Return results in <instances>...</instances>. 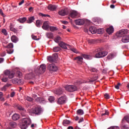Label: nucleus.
Masks as SVG:
<instances>
[{"instance_id":"1","label":"nucleus","mask_w":129,"mask_h":129,"mask_svg":"<svg viewBox=\"0 0 129 129\" xmlns=\"http://www.w3.org/2000/svg\"><path fill=\"white\" fill-rule=\"evenodd\" d=\"M32 123V121L30 118H25L22 121V124L20 125V127L22 129H26L28 125H30Z\"/></svg>"},{"instance_id":"2","label":"nucleus","mask_w":129,"mask_h":129,"mask_svg":"<svg viewBox=\"0 0 129 129\" xmlns=\"http://www.w3.org/2000/svg\"><path fill=\"white\" fill-rule=\"evenodd\" d=\"M34 71L36 75H39V74L44 73V72L46 71V65L45 64H41L40 67H38L37 69H35Z\"/></svg>"},{"instance_id":"3","label":"nucleus","mask_w":129,"mask_h":129,"mask_svg":"<svg viewBox=\"0 0 129 129\" xmlns=\"http://www.w3.org/2000/svg\"><path fill=\"white\" fill-rule=\"evenodd\" d=\"M47 68L49 71L56 72L58 70V68L53 63H47Z\"/></svg>"},{"instance_id":"4","label":"nucleus","mask_w":129,"mask_h":129,"mask_svg":"<svg viewBox=\"0 0 129 129\" xmlns=\"http://www.w3.org/2000/svg\"><path fill=\"white\" fill-rule=\"evenodd\" d=\"M66 90L70 92H74L77 90V87L75 85H68L66 86Z\"/></svg>"},{"instance_id":"5","label":"nucleus","mask_w":129,"mask_h":129,"mask_svg":"<svg viewBox=\"0 0 129 129\" xmlns=\"http://www.w3.org/2000/svg\"><path fill=\"white\" fill-rule=\"evenodd\" d=\"M42 111H43L42 108L39 106H37L36 108L32 109V113L37 114V115L41 114V113H42Z\"/></svg>"},{"instance_id":"6","label":"nucleus","mask_w":129,"mask_h":129,"mask_svg":"<svg viewBox=\"0 0 129 129\" xmlns=\"http://www.w3.org/2000/svg\"><path fill=\"white\" fill-rule=\"evenodd\" d=\"M5 48L10 49L6 50L8 54H13V53H14V49H13V48H14V44L13 43H10L8 45L5 46Z\"/></svg>"},{"instance_id":"7","label":"nucleus","mask_w":129,"mask_h":129,"mask_svg":"<svg viewBox=\"0 0 129 129\" xmlns=\"http://www.w3.org/2000/svg\"><path fill=\"white\" fill-rule=\"evenodd\" d=\"M108 54L107 51H99L95 54V58H103Z\"/></svg>"},{"instance_id":"8","label":"nucleus","mask_w":129,"mask_h":129,"mask_svg":"<svg viewBox=\"0 0 129 129\" xmlns=\"http://www.w3.org/2000/svg\"><path fill=\"white\" fill-rule=\"evenodd\" d=\"M4 74L5 75L9 76L10 79H12V78H14V77L15 73L14 71L10 72L9 70H6L4 72Z\"/></svg>"},{"instance_id":"9","label":"nucleus","mask_w":129,"mask_h":129,"mask_svg":"<svg viewBox=\"0 0 129 129\" xmlns=\"http://www.w3.org/2000/svg\"><path fill=\"white\" fill-rule=\"evenodd\" d=\"M67 99V98L66 97V96H61L58 99L57 103L58 104H64V103L66 102Z\"/></svg>"},{"instance_id":"10","label":"nucleus","mask_w":129,"mask_h":129,"mask_svg":"<svg viewBox=\"0 0 129 129\" xmlns=\"http://www.w3.org/2000/svg\"><path fill=\"white\" fill-rule=\"evenodd\" d=\"M127 29H122L116 33L117 37H122L123 35L127 33Z\"/></svg>"},{"instance_id":"11","label":"nucleus","mask_w":129,"mask_h":129,"mask_svg":"<svg viewBox=\"0 0 129 129\" xmlns=\"http://www.w3.org/2000/svg\"><path fill=\"white\" fill-rule=\"evenodd\" d=\"M68 9L67 8H65L64 9L60 10L58 11V14L59 16H67L68 15Z\"/></svg>"},{"instance_id":"12","label":"nucleus","mask_w":129,"mask_h":129,"mask_svg":"<svg viewBox=\"0 0 129 129\" xmlns=\"http://www.w3.org/2000/svg\"><path fill=\"white\" fill-rule=\"evenodd\" d=\"M12 82L14 84H18V85H23V84H24V80L14 79L12 80Z\"/></svg>"},{"instance_id":"13","label":"nucleus","mask_w":129,"mask_h":129,"mask_svg":"<svg viewBox=\"0 0 129 129\" xmlns=\"http://www.w3.org/2000/svg\"><path fill=\"white\" fill-rule=\"evenodd\" d=\"M49 21L44 22L43 26H42V29H43V30H45V31L49 30L50 28V25H49Z\"/></svg>"},{"instance_id":"14","label":"nucleus","mask_w":129,"mask_h":129,"mask_svg":"<svg viewBox=\"0 0 129 129\" xmlns=\"http://www.w3.org/2000/svg\"><path fill=\"white\" fill-rule=\"evenodd\" d=\"M70 16L73 19H75V18L79 16V13H78V12H77L76 11H72L71 12Z\"/></svg>"},{"instance_id":"15","label":"nucleus","mask_w":129,"mask_h":129,"mask_svg":"<svg viewBox=\"0 0 129 129\" xmlns=\"http://www.w3.org/2000/svg\"><path fill=\"white\" fill-rule=\"evenodd\" d=\"M17 108L19 110L22 111V113H21V115H22V116H25L26 115V111L24 107L22 106H18Z\"/></svg>"},{"instance_id":"16","label":"nucleus","mask_w":129,"mask_h":129,"mask_svg":"<svg viewBox=\"0 0 129 129\" xmlns=\"http://www.w3.org/2000/svg\"><path fill=\"white\" fill-rule=\"evenodd\" d=\"M75 24L78 25V26H82V25L84 24L85 21L83 19H78L75 20Z\"/></svg>"},{"instance_id":"17","label":"nucleus","mask_w":129,"mask_h":129,"mask_svg":"<svg viewBox=\"0 0 129 129\" xmlns=\"http://www.w3.org/2000/svg\"><path fill=\"white\" fill-rule=\"evenodd\" d=\"M47 8L48 10H49V11H56V9H57V6L50 4L47 7Z\"/></svg>"},{"instance_id":"18","label":"nucleus","mask_w":129,"mask_h":129,"mask_svg":"<svg viewBox=\"0 0 129 129\" xmlns=\"http://www.w3.org/2000/svg\"><path fill=\"white\" fill-rule=\"evenodd\" d=\"M122 43H128L129 42V35H125L122 38L121 40Z\"/></svg>"},{"instance_id":"19","label":"nucleus","mask_w":129,"mask_h":129,"mask_svg":"<svg viewBox=\"0 0 129 129\" xmlns=\"http://www.w3.org/2000/svg\"><path fill=\"white\" fill-rule=\"evenodd\" d=\"M11 41L13 43H17V42H19V38L16 36L15 35H13L11 38Z\"/></svg>"},{"instance_id":"20","label":"nucleus","mask_w":129,"mask_h":129,"mask_svg":"<svg viewBox=\"0 0 129 129\" xmlns=\"http://www.w3.org/2000/svg\"><path fill=\"white\" fill-rule=\"evenodd\" d=\"M68 45H69V44H66L63 42H60L59 43V46H60L61 48H62V49H67V47H68Z\"/></svg>"},{"instance_id":"21","label":"nucleus","mask_w":129,"mask_h":129,"mask_svg":"<svg viewBox=\"0 0 129 129\" xmlns=\"http://www.w3.org/2000/svg\"><path fill=\"white\" fill-rule=\"evenodd\" d=\"M113 27L112 26H110L106 29V32L109 34V35L112 34V33H113Z\"/></svg>"},{"instance_id":"22","label":"nucleus","mask_w":129,"mask_h":129,"mask_svg":"<svg viewBox=\"0 0 129 129\" xmlns=\"http://www.w3.org/2000/svg\"><path fill=\"white\" fill-rule=\"evenodd\" d=\"M20 118V115L17 113L14 114L12 116V119L13 120H18Z\"/></svg>"},{"instance_id":"23","label":"nucleus","mask_w":129,"mask_h":129,"mask_svg":"<svg viewBox=\"0 0 129 129\" xmlns=\"http://www.w3.org/2000/svg\"><path fill=\"white\" fill-rule=\"evenodd\" d=\"M116 56V54L115 53H112V54H109L107 56V59L106 60H110L111 59H113V58H114Z\"/></svg>"},{"instance_id":"24","label":"nucleus","mask_w":129,"mask_h":129,"mask_svg":"<svg viewBox=\"0 0 129 129\" xmlns=\"http://www.w3.org/2000/svg\"><path fill=\"white\" fill-rule=\"evenodd\" d=\"M62 93H63V91L62 90V88L56 89L55 91V94H56V95H61Z\"/></svg>"},{"instance_id":"25","label":"nucleus","mask_w":129,"mask_h":129,"mask_svg":"<svg viewBox=\"0 0 129 129\" xmlns=\"http://www.w3.org/2000/svg\"><path fill=\"white\" fill-rule=\"evenodd\" d=\"M89 31L92 34H95V33H96V31H95V28H94V27L92 26L90 27Z\"/></svg>"},{"instance_id":"26","label":"nucleus","mask_w":129,"mask_h":129,"mask_svg":"<svg viewBox=\"0 0 129 129\" xmlns=\"http://www.w3.org/2000/svg\"><path fill=\"white\" fill-rule=\"evenodd\" d=\"M47 60L50 62H56L55 59L53 58V56H47Z\"/></svg>"},{"instance_id":"27","label":"nucleus","mask_w":129,"mask_h":129,"mask_svg":"<svg viewBox=\"0 0 129 129\" xmlns=\"http://www.w3.org/2000/svg\"><path fill=\"white\" fill-rule=\"evenodd\" d=\"M9 124H10V126H11L12 127H17V126L18 125L17 124V123L16 122H14V121L10 122Z\"/></svg>"},{"instance_id":"28","label":"nucleus","mask_w":129,"mask_h":129,"mask_svg":"<svg viewBox=\"0 0 129 129\" xmlns=\"http://www.w3.org/2000/svg\"><path fill=\"white\" fill-rule=\"evenodd\" d=\"M84 113V112L83 111V110L81 109H79L77 111V114H78L79 115H82Z\"/></svg>"},{"instance_id":"29","label":"nucleus","mask_w":129,"mask_h":129,"mask_svg":"<svg viewBox=\"0 0 129 129\" xmlns=\"http://www.w3.org/2000/svg\"><path fill=\"white\" fill-rule=\"evenodd\" d=\"M82 56L83 58L87 59V60H90V59L92 58L91 56L87 54H83Z\"/></svg>"},{"instance_id":"30","label":"nucleus","mask_w":129,"mask_h":129,"mask_svg":"<svg viewBox=\"0 0 129 129\" xmlns=\"http://www.w3.org/2000/svg\"><path fill=\"white\" fill-rule=\"evenodd\" d=\"M33 21H35V18L32 16L31 17H29L28 18V20H27V22L29 23V24H31V23H32V22Z\"/></svg>"},{"instance_id":"31","label":"nucleus","mask_w":129,"mask_h":129,"mask_svg":"<svg viewBox=\"0 0 129 129\" xmlns=\"http://www.w3.org/2000/svg\"><path fill=\"white\" fill-rule=\"evenodd\" d=\"M76 61H79V62H82L83 61V57L81 56H79L75 58Z\"/></svg>"},{"instance_id":"32","label":"nucleus","mask_w":129,"mask_h":129,"mask_svg":"<svg viewBox=\"0 0 129 129\" xmlns=\"http://www.w3.org/2000/svg\"><path fill=\"white\" fill-rule=\"evenodd\" d=\"M68 47L69 48L70 50L74 52V53H78V51H77V49L75 48H71V46L70 45H68Z\"/></svg>"},{"instance_id":"33","label":"nucleus","mask_w":129,"mask_h":129,"mask_svg":"<svg viewBox=\"0 0 129 129\" xmlns=\"http://www.w3.org/2000/svg\"><path fill=\"white\" fill-rule=\"evenodd\" d=\"M71 122L70 120H64L62 122V124L63 125H67V124H70Z\"/></svg>"},{"instance_id":"34","label":"nucleus","mask_w":129,"mask_h":129,"mask_svg":"<svg viewBox=\"0 0 129 129\" xmlns=\"http://www.w3.org/2000/svg\"><path fill=\"white\" fill-rule=\"evenodd\" d=\"M36 27L38 28H40L41 27V25H42V21L40 20H37L36 22Z\"/></svg>"},{"instance_id":"35","label":"nucleus","mask_w":129,"mask_h":129,"mask_svg":"<svg viewBox=\"0 0 129 129\" xmlns=\"http://www.w3.org/2000/svg\"><path fill=\"white\" fill-rule=\"evenodd\" d=\"M0 101H5V98H4V94L0 92Z\"/></svg>"},{"instance_id":"36","label":"nucleus","mask_w":129,"mask_h":129,"mask_svg":"<svg viewBox=\"0 0 129 129\" xmlns=\"http://www.w3.org/2000/svg\"><path fill=\"white\" fill-rule=\"evenodd\" d=\"M46 36L49 38V39H52L53 38V33L51 32H48L46 33Z\"/></svg>"},{"instance_id":"37","label":"nucleus","mask_w":129,"mask_h":129,"mask_svg":"<svg viewBox=\"0 0 129 129\" xmlns=\"http://www.w3.org/2000/svg\"><path fill=\"white\" fill-rule=\"evenodd\" d=\"M53 52H59L61 50V47L59 46L53 47Z\"/></svg>"},{"instance_id":"38","label":"nucleus","mask_w":129,"mask_h":129,"mask_svg":"<svg viewBox=\"0 0 129 129\" xmlns=\"http://www.w3.org/2000/svg\"><path fill=\"white\" fill-rule=\"evenodd\" d=\"M49 29L51 32H54V31H57V30H58V29H57V27L54 26H50L49 27Z\"/></svg>"},{"instance_id":"39","label":"nucleus","mask_w":129,"mask_h":129,"mask_svg":"<svg viewBox=\"0 0 129 129\" xmlns=\"http://www.w3.org/2000/svg\"><path fill=\"white\" fill-rule=\"evenodd\" d=\"M121 128L122 129H129V125H125L124 123H122Z\"/></svg>"},{"instance_id":"40","label":"nucleus","mask_w":129,"mask_h":129,"mask_svg":"<svg viewBox=\"0 0 129 129\" xmlns=\"http://www.w3.org/2000/svg\"><path fill=\"white\" fill-rule=\"evenodd\" d=\"M10 31H12V32H14V33H17L18 30L16 29V28H13V26L11 25L10 27Z\"/></svg>"},{"instance_id":"41","label":"nucleus","mask_w":129,"mask_h":129,"mask_svg":"<svg viewBox=\"0 0 129 129\" xmlns=\"http://www.w3.org/2000/svg\"><path fill=\"white\" fill-rule=\"evenodd\" d=\"M97 79H98V77L97 76H95L89 81V82H94V81L97 80Z\"/></svg>"},{"instance_id":"42","label":"nucleus","mask_w":129,"mask_h":129,"mask_svg":"<svg viewBox=\"0 0 129 129\" xmlns=\"http://www.w3.org/2000/svg\"><path fill=\"white\" fill-rule=\"evenodd\" d=\"M52 57L53 58V59H54V60H55L56 61L58 59V54L54 53L52 55Z\"/></svg>"},{"instance_id":"43","label":"nucleus","mask_w":129,"mask_h":129,"mask_svg":"<svg viewBox=\"0 0 129 129\" xmlns=\"http://www.w3.org/2000/svg\"><path fill=\"white\" fill-rule=\"evenodd\" d=\"M89 70L90 71H91V72H96V73L98 72V71L97 70V69L94 68H90Z\"/></svg>"},{"instance_id":"44","label":"nucleus","mask_w":129,"mask_h":129,"mask_svg":"<svg viewBox=\"0 0 129 129\" xmlns=\"http://www.w3.org/2000/svg\"><path fill=\"white\" fill-rule=\"evenodd\" d=\"M25 99L26 100H27V101H33V100H34L33 98L30 97L29 96H26Z\"/></svg>"},{"instance_id":"45","label":"nucleus","mask_w":129,"mask_h":129,"mask_svg":"<svg viewBox=\"0 0 129 129\" xmlns=\"http://www.w3.org/2000/svg\"><path fill=\"white\" fill-rule=\"evenodd\" d=\"M20 22V23H25V22H26V21H27V18L25 17H24L23 18H21L20 19H19Z\"/></svg>"},{"instance_id":"46","label":"nucleus","mask_w":129,"mask_h":129,"mask_svg":"<svg viewBox=\"0 0 129 129\" xmlns=\"http://www.w3.org/2000/svg\"><path fill=\"white\" fill-rule=\"evenodd\" d=\"M48 100L50 102H53L55 100V98L53 96H50L48 98Z\"/></svg>"},{"instance_id":"47","label":"nucleus","mask_w":129,"mask_h":129,"mask_svg":"<svg viewBox=\"0 0 129 129\" xmlns=\"http://www.w3.org/2000/svg\"><path fill=\"white\" fill-rule=\"evenodd\" d=\"M60 40H61V37H60V36H57L54 39V41L55 43H59V41H60Z\"/></svg>"},{"instance_id":"48","label":"nucleus","mask_w":129,"mask_h":129,"mask_svg":"<svg viewBox=\"0 0 129 129\" xmlns=\"http://www.w3.org/2000/svg\"><path fill=\"white\" fill-rule=\"evenodd\" d=\"M39 16H40V17H48V18H50V15L48 14H43L42 13H40Z\"/></svg>"},{"instance_id":"49","label":"nucleus","mask_w":129,"mask_h":129,"mask_svg":"<svg viewBox=\"0 0 129 129\" xmlns=\"http://www.w3.org/2000/svg\"><path fill=\"white\" fill-rule=\"evenodd\" d=\"M16 75L17 76H18V77H22V73H21V72L18 71L17 72H16Z\"/></svg>"},{"instance_id":"50","label":"nucleus","mask_w":129,"mask_h":129,"mask_svg":"<svg viewBox=\"0 0 129 129\" xmlns=\"http://www.w3.org/2000/svg\"><path fill=\"white\" fill-rule=\"evenodd\" d=\"M2 32L3 33V34H4L5 36H7V35H8V32H7V30H6L5 29H2Z\"/></svg>"},{"instance_id":"51","label":"nucleus","mask_w":129,"mask_h":129,"mask_svg":"<svg viewBox=\"0 0 129 129\" xmlns=\"http://www.w3.org/2000/svg\"><path fill=\"white\" fill-rule=\"evenodd\" d=\"M8 78L6 77H4L2 79V80L3 81V82H7V81H8Z\"/></svg>"},{"instance_id":"52","label":"nucleus","mask_w":129,"mask_h":129,"mask_svg":"<svg viewBox=\"0 0 129 129\" xmlns=\"http://www.w3.org/2000/svg\"><path fill=\"white\" fill-rule=\"evenodd\" d=\"M120 85H121V84L118 83L117 85H115V88H116V89H119Z\"/></svg>"},{"instance_id":"53","label":"nucleus","mask_w":129,"mask_h":129,"mask_svg":"<svg viewBox=\"0 0 129 129\" xmlns=\"http://www.w3.org/2000/svg\"><path fill=\"white\" fill-rule=\"evenodd\" d=\"M94 42H95V40H94V39H90L88 41V42L90 44H93L94 43Z\"/></svg>"},{"instance_id":"54","label":"nucleus","mask_w":129,"mask_h":129,"mask_svg":"<svg viewBox=\"0 0 129 129\" xmlns=\"http://www.w3.org/2000/svg\"><path fill=\"white\" fill-rule=\"evenodd\" d=\"M0 14L1 15V16H2V17H6V15H5V14H4V12H3V10L1 9L0 10Z\"/></svg>"},{"instance_id":"55","label":"nucleus","mask_w":129,"mask_h":129,"mask_svg":"<svg viewBox=\"0 0 129 129\" xmlns=\"http://www.w3.org/2000/svg\"><path fill=\"white\" fill-rule=\"evenodd\" d=\"M104 96H105V98H106V99H109V95L107 94H105L104 95Z\"/></svg>"},{"instance_id":"56","label":"nucleus","mask_w":129,"mask_h":129,"mask_svg":"<svg viewBox=\"0 0 129 129\" xmlns=\"http://www.w3.org/2000/svg\"><path fill=\"white\" fill-rule=\"evenodd\" d=\"M32 38L33 40H38V38H37V36H35V35H32Z\"/></svg>"},{"instance_id":"57","label":"nucleus","mask_w":129,"mask_h":129,"mask_svg":"<svg viewBox=\"0 0 129 129\" xmlns=\"http://www.w3.org/2000/svg\"><path fill=\"white\" fill-rule=\"evenodd\" d=\"M24 3H25V1L24 0H22L21 1V2H20L18 5L19 6H22V5H23V4H24Z\"/></svg>"},{"instance_id":"58","label":"nucleus","mask_w":129,"mask_h":129,"mask_svg":"<svg viewBox=\"0 0 129 129\" xmlns=\"http://www.w3.org/2000/svg\"><path fill=\"white\" fill-rule=\"evenodd\" d=\"M15 94H16V93H15V92H12L11 93V97H14V96H15Z\"/></svg>"},{"instance_id":"59","label":"nucleus","mask_w":129,"mask_h":129,"mask_svg":"<svg viewBox=\"0 0 129 129\" xmlns=\"http://www.w3.org/2000/svg\"><path fill=\"white\" fill-rule=\"evenodd\" d=\"M29 12H33V11H34V8L33 7H30L29 9H28Z\"/></svg>"},{"instance_id":"60","label":"nucleus","mask_w":129,"mask_h":129,"mask_svg":"<svg viewBox=\"0 0 129 129\" xmlns=\"http://www.w3.org/2000/svg\"><path fill=\"white\" fill-rule=\"evenodd\" d=\"M5 61V59L4 58H0V63H3Z\"/></svg>"},{"instance_id":"61","label":"nucleus","mask_w":129,"mask_h":129,"mask_svg":"<svg viewBox=\"0 0 129 129\" xmlns=\"http://www.w3.org/2000/svg\"><path fill=\"white\" fill-rule=\"evenodd\" d=\"M83 120H84L83 118H81V119H80L79 121H78V123H80V122H82V121H83Z\"/></svg>"},{"instance_id":"62","label":"nucleus","mask_w":129,"mask_h":129,"mask_svg":"<svg viewBox=\"0 0 129 129\" xmlns=\"http://www.w3.org/2000/svg\"><path fill=\"white\" fill-rule=\"evenodd\" d=\"M107 114H108V113L105 112L104 113H102L101 116H103V115H107Z\"/></svg>"},{"instance_id":"63","label":"nucleus","mask_w":129,"mask_h":129,"mask_svg":"<svg viewBox=\"0 0 129 129\" xmlns=\"http://www.w3.org/2000/svg\"><path fill=\"white\" fill-rule=\"evenodd\" d=\"M110 8L111 9H114V8H115V6L113 5H111L110 6Z\"/></svg>"},{"instance_id":"64","label":"nucleus","mask_w":129,"mask_h":129,"mask_svg":"<svg viewBox=\"0 0 129 129\" xmlns=\"http://www.w3.org/2000/svg\"><path fill=\"white\" fill-rule=\"evenodd\" d=\"M68 129H74V128H73V126H69V127H68Z\"/></svg>"}]
</instances>
